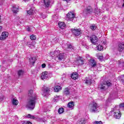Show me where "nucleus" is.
I'll return each mask as SVG.
<instances>
[{
    "mask_svg": "<svg viewBox=\"0 0 124 124\" xmlns=\"http://www.w3.org/2000/svg\"><path fill=\"white\" fill-rule=\"evenodd\" d=\"M32 90H30L28 92V96L31 98L28 99V102L27 104V107L33 110L34 107H35V103L36 102V97L35 94H33Z\"/></svg>",
    "mask_w": 124,
    "mask_h": 124,
    "instance_id": "1",
    "label": "nucleus"
},
{
    "mask_svg": "<svg viewBox=\"0 0 124 124\" xmlns=\"http://www.w3.org/2000/svg\"><path fill=\"white\" fill-rule=\"evenodd\" d=\"M54 54L55 56V60L58 62H60L61 61H62V60L65 59V56H66L65 53L61 52L60 50H55L54 52Z\"/></svg>",
    "mask_w": 124,
    "mask_h": 124,
    "instance_id": "2",
    "label": "nucleus"
},
{
    "mask_svg": "<svg viewBox=\"0 0 124 124\" xmlns=\"http://www.w3.org/2000/svg\"><path fill=\"white\" fill-rule=\"evenodd\" d=\"M93 13V8L91 6H88L85 8L82 12V14L85 17L90 16Z\"/></svg>",
    "mask_w": 124,
    "mask_h": 124,
    "instance_id": "3",
    "label": "nucleus"
},
{
    "mask_svg": "<svg viewBox=\"0 0 124 124\" xmlns=\"http://www.w3.org/2000/svg\"><path fill=\"white\" fill-rule=\"evenodd\" d=\"M90 41L92 44H93V45H95L96 43H97V42L98 41V38H97V36L94 35H92L90 37Z\"/></svg>",
    "mask_w": 124,
    "mask_h": 124,
    "instance_id": "4",
    "label": "nucleus"
},
{
    "mask_svg": "<svg viewBox=\"0 0 124 124\" xmlns=\"http://www.w3.org/2000/svg\"><path fill=\"white\" fill-rule=\"evenodd\" d=\"M71 31L75 35V36H79L80 34H81V31H82V30H81L80 29H72L71 30Z\"/></svg>",
    "mask_w": 124,
    "mask_h": 124,
    "instance_id": "5",
    "label": "nucleus"
},
{
    "mask_svg": "<svg viewBox=\"0 0 124 124\" xmlns=\"http://www.w3.org/2000/svg\"><path fill=\"white\" fill-rule=\"evenodd\" d=\"M66 17L67 18H69V20L70 21H72L73 22H75V21L73 20V19H74V18L75 17V15L74 14V13L70 12L67 14Z\"/></svg>",
    "mask_w": 124,
    "mask_h": 124,
    "instance_id": "6",
    "label": "nucleus"
},
{
    "mask_svg": "<svg viewBox=\"0 0 124 124\" xmlns=\"http://www.w3.org/2000/svg\"><path fill=\"white\" fill-rule=\"evenodd\" d=\"M63 93V95H65V96L70 95V94H71V90L70 88L69 87L65 88L64 89Z\"/></svg>",
    "mask_w": 124,
    "mask_h": 124,
    "instance_id": "7",
    "label": "nucleus"
},
{
    "mask_svg": "<svg viewBox=\"0 0 124 124\" xmlns=\"http://www.w3.org/2000/svg\"><path fill=\"white\" fill-rule=\"evenodd\" d=\"M41 78L42 80H49V75L48 74V72H44L42 73Z\"/></svg>",
    "mask_w": 124,
    "mask_h": 124,
    "instance_id": "8",
    "label": "nucleus"
},
{
    "mask_svg": "<svg viewBox=\"0 0 124 124\" xmlns=\"http://www.w3.org/2000/svg\"><path fill=\"white\" fill-rule=\"evenodd\" d=\"M99 107V106L97 105V103H96L95 102H93V106L91 108L92 110V112L95 113V112L97 111V108Z\"/></svg>",
    "mask_w": 124,
    "mask_h": 124,
    "instance_id": "9",
    "label": "nucleus"
},
{
    "mask_svg": "<svg viewBox=\"0 0 124 124\" xmlns=\"http://www.w3.org/2000/svg\"><path fill=\"white\" fill-rule=\"evenodd\" d=\"M44 6L46 8H49L51 5V0H44Z\"/></svg>",
    "mask_w": 124,
    "mask_h": 124,
    "instance_id": "10",
    "label": "nucleus"
},
{
    "mask_svg": "<svg viewBox=\"0 0 124 124\" xmlns=\"http://www.w3.org/2000/svg\"><path fill=\"white\" fill-rule=\"evenodd\" d=\"M8 36V32H3L0 37V40H4L6 39L7 37Z\"/></svg>",
    "mask_w": 124,
    "mask_h": 124,
    "instance_id": "11",
    "label": "nucleus"
},
{
    "mask_svg": "<svg viewBox=\"0 0 124 124\" xmlns=\"http://www.w3.org/2000/svg\"><path fill=\"white\" fill-rule=\"evenodd\" d=\"M29 61L30 62V64L33 66V65H34V63H35V62L36 61V58H35V57H31L30 58Z\"/></svg>",
    "mask_w": 124,
    "mask_h": 124,
    "instance_id": "12",
    "label": "nucleus"
},
{
    "mask_svg": "<svg viewBox=\"0 0 124 124\" xmlns=\"http://www.w3.org/2000/svg\"><path fill=\"white\" fill-rule=\"evenodd\" d=\"M119 67L121 68V70H124V62L122 60H119L118 61Z\"/></svg>",
    "mask_w": 124,
    "mask_h": 124,
    "instance_id": "13",
    "label": "nucleus"
},
{
    "mask_svg": "<svg viewBox=\"0 0 124 124\" xmlns=\"http://www.w3.org/2000/svg\"><path fill=\"white\" fill-rule=\"evenodd\" d=\"M118 50L119 52H123L124 50V43H120L119 44Z\"/></svg>",
    "mask_w": 124,
    "mask_h": 124,
    "instance_id": "14",
    "label": "nucleus"
},
{
    "mask_svg": "<svg viewBox=\"0 0 124 124\" xmlns=\"http://www.w3.org/2000/svg\"><path fill=\"white\" fill-rule=\"evenodd\" d=\"M71 78H72V79H73V80H76L77 79H78V73H73L71 75Z\"/></svg>",
    "mask_w": 124,
    "mask_h": 124,
    "instance_id": "15",
    "label": "nucleus"
},
{
    "mask_svg": "<svg viewBox=\"0 0 124 124\" xmlns=\"http://www.w3.org/2000/svg\"><path fill=\"white\" fill-rule=\"evenodd\" d=\"M98 89L101 90V91H106V84H101L98 85Z\"/></svg>",
    "mask_w": 124,
    "mask_h": 124,
    "instance_id": "16",
    "label": "nucleus"
},
{
    "mask_svg": "<svg viewBox=\"0 0 124 124\" xmlns=\"http://www.w3.org/2000/svg\"><path fill=\"white\" fill-rule=\"evenodd\" d=\"M58 26L60 29L62 30L63 29H64V28H65V23H64V22H59L58 23Z\"/></svg>",
    "mask_w": 124,
    "mask_h": 124,
    "instance_id": "17",
    "label": "nucleus"
},
{
    "mask_svg": "<svg viewBox=\"0 0 124 124\" xmlns=\"http://www.w3.org/2000/svg\"><path fill=\"white\" fill-rule=\"evenodd\" d=\"M43 91L44 92V94L46 95V94H48V93L50 92V89L48 88V87H45L43 88Z\"/></svg>",
    "mask_w": 124,
    "mask_h": 124,
    "instance_id": "18",
    "label": "nucleus"
},
{
    "mask_svg": "<svg viewBox=\"0 0 124 124\" xmlns=\"http://www.w3.org/2000/svg\"><path fill=\"white\" fill-rule=\"evenodd\" d=\"M34 44L35 43L33 41H31V42H27V46H28V47H29V48H31V49L34 47Z\"/></svg>",
    "mask_w": 124,
    "mask_h": 124,
    "instance_id": "19",
    "label": "nucleus"
},
{
    "mask_svg": "<svg viewBox=\"0 0 124 124\" xmlns=\"http://www.w3.org/2000/svg\"><path fill=\"white\" fill-rule=\"evenodd\" d=\"M90 63L92 67H95V66H96V62L94 60H91Z\"/></svg>",
    "mask_w": 124,
    "mask_h": 124,
    "instance_id": "20",
    "label": "nucleus"
},
{
    "mask_svg": "<svg viewBox=\"0 0 124 124\" xmlns=\"http://www.w3.org/2000/svg\"><path fill=\"white\" fill-rule=\"evenodd\" d=\"M74 102L71 101L68 103L67 106L69 108L72 109L74 108Z\"/></svg>",
    "mask_w": 124,
    "mask_h": 124,
    "instance_id": "21",
    "label": "nucleus"
},
{
    "mask_svg": "<svg viewBox=\"0 0 124 124\" xmlns=\"http://www.w3.org/2000/svg\"><path fill=\"white\" fill-rule=\"evenodd\" d=\"M121 114L120 113L114 112L113 118L115 119H120L121 118Z\"/></svg>",
    "mask_w": 124,
    "mask_h": 124,
    "instance_id": "22",
    "label": "nucleus"
},
{
    "mask_svg": "<svg viewBox=\"0 0 124 124\" xmlns=\"http://www.w3.org/2000/svg\"><path fill=\"white\" fill-rule=\"evenodd\" d=\"M62 88L60 86H56L54 87V90L56 93H58V92H60L61 90H62Z\"/></svg>",
    "mask_w": 124,
    "mask_h": 124,
    "instance_id": "23",
    "label": "nucleus"
},
{
    "mask_svg": "<svg viewBox=\"0 0 124 124\" xmlns=\"http://www.w3.org/2000/svg\"><path fill=\"white\" fill-rule=\"evenodd\" d=\"M97 28V26L94 24H93L90 26V29H91L92 31H95Z\"/></svg>",
    "mask_w": 124,
    "mask_h": 124,
    "instance_id": "24",
    "label": "nucleus"
},
{
    "mask_svg": "<svg viewBox=\"0 0 124 124\" xmlns=\"http://www.w3.org/2000/svg\"><path fill=\"white\" fill-rule=\"evenodd\" d=\"M12 103L13 105H18V103H19V102L17 100V99L13 98L12 100Z\"/></svg>",
    "mask_w": 124,
    "mask_h": 124,
    "instance_id": "25",
    "label": "nucleus"
},
{
    "mask_svg": "<svg viewBox=\"0 0 124 124\" xmlns=\"http://www.w3.org/2000/svg\"><path fill=\"white\" fill-rule=\"evenodd\" d=\"M12 10L13 13H17V12H18V11H19V8H17L15 6H14L12 8Z\"/></svg>",
    "mask_w": 124,
    "mask_h": 124,
    "instance_id": "26",
    "label": "nucleus"
},
{
    "mask_svg": "<svg viewBox=\"0 0 124 124\" xmlns=\"http://www.w3.org/2000/svg\"><path fill=\"white\" fill-rule=\"evenodd\" d=\"M78 61L80 64H84V60H83V58H82V57H79L78 58Z\"/></svg>",
    "mask_w": 124,
    "mask_h": 124,
    "instance_id": "27",
    "label": "nucleus"
},
{
    "mask_svg": "<svg viewBox=\"0 0 124 124\" xmlns=\"http://www.w3.org/2000/svg\"><path fill=\"white\" fill-rule=\"evenodd\" d=\"M27 13L30 15H33V9L31 8L30 10L27 11Z\"/></svg>",
    "mask_w": 124,
    "mask_h": 124,
    "instance_id": "28",
    "label": "nucleus"
},
{
    "mask_svg": "<svg viewBox=\"0 0 124 124\" xmlns=\"http://www.w3.org/2000/svg\"><path fill=\"white\" fill-rule=\"evenodd\" d=\"M64 112V108H60L58 109L59 114H62Z\"/></svg>",
    "mask_w": 124,
    "mask_h": 124,
    "instance_id": "29",
    "label": "nucleus"
},
{
    "mask_svg": "<svg viewBox=\"0 0 124 124\" xmlns=\"http://www.w3.org/2000/svg\"><path fill=\"white\" fill-rule=\"evenodd\" d=\"M94 13H95V14H97V15H98V14H100V10H99L97 8H95L94 10Z\"/></svg>",
    "mask_w": 124,
    "mask_h": 124,
    "instance_id": "30",
    "label": "nucleus"
},
{
    "mask_svg": "<svg viewBox=\"0 0 124 124\" xmlns=\"http://www.w3.org/2000/svg\"><path fill=\"white\" fill-rule=\"evenodd\" d=\"M17 74H18L19 77L22 76L24 75V71H23V70H19L17 72Z\"/></svg>",
    "mask_w": 124,
    "mask_h": 124,
    "instance_id": "31",
    "label": "nucleus"
},
{
    "mask_svg": "<svg viewBox=\"0 0 124 124\" xmlns=\"http://www.w3.org/2000/svg\"><path fill=\"white\" fill-rule=\"evenodd\" d=\"M85 84L91 85L92 84V79H89L85 80Z\"/></svg>",
    "mask_w": 124,
    "mask_h": 124,
    "instance_id": "32",
    "label": "nucleus"
},
{
    "mask_svg": "<svg viewBox=\"0 0 124 124\" xmlns=\"http://www.w3.org/2000/svg\"><path fill=\"white\" fill-rule=\"evenodd\" d=\"M27 117V118H29L30 119H32L33 120H34V119H35V116H34L31 114H28Z\"/></svg>",
    "mask_w": 124,
    "mask_h": 124,
    "instance_id": "33",
    "label": "nucleus"
},
{
    "mask_svg": "<svg viewBox=\"0 0 124 124\" xmlns=\"http://www.w3.org/2000/svg\"><path fill=\"white\" fill-rule=\"evenodd\" d=\"M68 49H69V50H74V47L71 45V44H68L67 45Z\"/></svg>",
    "mask_w": 124,
    "mask_h": 124,
    "instance_id": "34",
    "label": "nucleus"
},
{
    "mask_svg": "<svg viewBox=\"0 0 124 124\" xmlns=\"http://www.w3.org/2000/svg\"><path fill=\"white\" fill-rule=\"evenodd\" d=\"M102 49H103V46H102L101 45H99L97 46V50H98L99 51H101V50H102Z\"/></svg>",
    "mask_w": 124,
    "mask_h": 124,
    "instance_id": "35",
    "label": "nucleus"
},
{
    "mask_svg": "<svg viewBox=\"0 0 124 124\" xmlns=\"http://www.w3.org/2000/svg\"><path fill=\"white\" fill-rule=\"evenodd\" d=\"M30 39H31V40H35V39H36V37L33 34L31 35L30 36Z\"/></svg>",
    "mask_w": 124,
    "mask_h": 124,
    "instance_id": "36",
    "label": "nucleus"
},
{
    "mask_svg": "<svg viewBox=\"0 0 124 124\" xmlns=\"http://www.w3.org/2000/svg\"><path fill=\"white\" fill-rule=\"evenodd\" d=\"M80 122L81 123L80 124H86V120L84 118H81Z\"/></svg>",
    "mask_w": 124,
    "mask_h": 124,
    "instance_id": "37",
    "label": "nucleus"
},
{
    "mask_svg": "<svg viewBox=\"0 0 124 124\" xmlns=\"http://www.w3.org/2000/svg\"><path fill=\"white\" fill-rule=\"evenodd\" d=\"M22 124H31V123L30 121H22L21 122Z\"/></svg>",
    "mask_w": 124,
    "mask_h": 124,
    "instance_id": "38",
    "label": "nucleus"
},
{
    "mask_svg": "<svg viewBox=\"0 0 124 124\" xmlns=\"http://www.w3.org/2000/svg\"><path fill=\"white\" fill-rule=\"evenodd\" d=\"M120 80L123 82V84H124V75H122L120 77Z\"/></svg>",
    "mask_w": 124,
    "mask_h": 124,
    "instance_id": "39",
    "label": "nucleus"
},
{
    "mask_svg": "<svg viewBox=\"0 0 124 124\" xmlns=\"http://www.w3.org/2000/svg\"><path fill=\"white\" fill-rule=\"evenodd\" d=\"M98 59H99V60L101 61V62H103V56H98Z\"/></svg>",
    "mask_w": 124,
    "mask_h": 124,
    "instance_id": "40",
    "label": "nucleus"
},
{
    "mask_svg": "<svg viewBox=\"0 0 124 124\" xmlns=\"http://www.w3.org/2000/svg\"><path fill=\"white\" fill-rule=\"evenodd\" d=\"M93 124H103V123L101 121H100V122L95 121L93 122Z\"/></svg>",
    "mask_w": 124,
    "mask_h": 124,
    "instance_id": "41",
    "label": "nucleus"
},
{
    "mask_svg": "<svg viewBox=\"0 0 124 124\" xmlns=\"http://www.w3.org/2000/svg\"><path fill=\"white\" fill-rule=\"evenodd\" d=\"M107 86H108V87H111V86H112V83H111L110 81H107Z\"/></svg>",
    "mask_w": 124,
    "mask_h": 124,
    "instance_id": "42",
    "label": "nucleus"
},
{
    "mask_svg": "<svg viewBox=\"0 0 124 124\" xmlns=\"http://www.w3.org/2000/svg\"><path fill=\"white\" fill-rule=\"evenodd\" d=\"M59 97H60V96H55L54 98V101H55L56 102H57V101H59Z\"/></svg>",
    "mask_w": 124,
    "mask_h": 124,
    "instance_id": "43",
    "label": "nucleus"
},
{
    "mask_svg": "<svg viewBox=\"0 0 124 124\" xmlns=\"http://www.w3.org/2000/svg\"><path fill=\"white\" fill-rule=\"evenodd\" d=\"M119 107H120L121 108H124V103H122L120 104L119 105Z\"/></svg>",
    "mask_w": 124,
    "mask_h": 124,
    "instance_id": "44",
    "label": "nucleus"
},
{
    "mask_svg": "<svg viewBox=\"0 0 124 124\" xmlns=\"http://www.w3.org/2000/svg\"><path fill=\"white\" fill-rule=\"evenodd\" d=\"M42 67L43 68H45V67H46V64L45 63H43L42 64Z\"/></svg>",
    "mask_w": 124,
    "mask_h": 124,
    "instance_id": "45",
    "label": "nucleus"
},
{
    "mask_svg": "<svg viewBox=\"0 0 124 124\" xmlns=\"http://www.w3.org/2000/svg\"><path fill=\"white\" fill-rule=\"evenodd\" d=\"M82 46H83L84 47H85L86 45H87V43H86L85 42H82Z\"/></svg>",
    "mask_w": 124,
    "mask_h": 124,
    "instance_id": "46",
    "label": "nucleus"
},
{
    "mask_svg": "<svg viewBox=\"0 0 124 124\" xmlns=\"http://www.w3.org/2000/svg\"><path fill=\"white\" fill-rule=\"evenodd\" d=\"M27 31H31V28L30 27H28V28H27Z\"/></svg>",
    "mask_w": 124,
    "mask_h": 124,
    "instance_id": "47",
    "label": "nucleus"
},
{
    "mask_svg": "<svg viewBox=\"0 0 124 124\" xmlns=\"http://www.w3.org/2000/svg\"><path fill=\"white\" fill-rule=\"evenodd\" d=\"M85 48H86V49H89L90 47L88 46V45H86V46H85Z\"/></svg>",
    "mask_w": 124,
    "mask_h": 124,
    "instance_id": "48",
    "label": "nucleus"
},
{
    "mask_svg": "<svg viewBox=\"0 0 124 124\" xmlns=\"http://www.w3.org/2000/svg\"><path fill=\"white\" fill-rule=\"evenodd\" d=\"M2 30V27L0 26V32H1Z\"/></svg>",
    "mask_w": 124,
    "mask_h": 124,
    "instance_id": "49",
    "label": "nucleus"
},
{
    "mask_svg": "<svg viewBox=\"0 0 124 124\" xmlns=\"http://www.w3.org/2000/svg\"><path fill=\"white\" fill-rule=\"evenodd\" d=\"M48 67L50 68V67H52V66H51V64L48 63Z\"/></svg>",
    "mask_w": 124,
    "mask_h": 124,
    "instance_id": "50",
    "label": "nucleus"
},
{
    "mask_svg": "<svg viewBox=\"0 0 124 124\" xmlns=\"http://www.w3.org/2000/svg\"><path fill=\"white\" fill-rule=\"evenodd\" d=\"M65 0L67 2H68V1H70V0Z\"/></svg>",
    "mask_w": 124,
    "mask_h": 124,
    "instance_id": "51",
    "label": "nucleus"
},
{
    "mask_svg": "<svg viewBox=\"0 0 124 124\" xmlns=\"http://www.w3.org/2000/svg\"><path fill=\"white\" fill-rule=\"evenodd\" d=\"M103 44H104V45H105V44H106V41L104 42Z\"/></svg>",
    "mask_w": 124,
    "mask_h": 124,
    "instance_id": "52",
    "label": "nucleus"
},
{
    "mask_svg": "<svg viewBox=\"0 0 124 124\" xmlns=\"http://www.w3.org/2000/svg\"><path fill=\"white\" fill-rule=\"evenodd\" d=\"M24 1H28V0H23Z\"/></svg>",
    "mask_w": 124,
    "mask_h": 124,
    "instance_id": "53",
    "label": "nucleus"
},
{
    "mask_svg": "<svg viewBox=\"0 0 124 124\" xmlns=\"http://www.w3.org/2000/svg\"><path fill=\"white\" fill-rule=\"evenodd\" d=\"M122 7H124V3L122 5Z\"/></svg>",
    "mask_w": 124,
    "mask_h": 124,
    "instance_id": "54",
    "label": "nucleus"
},
{
    "mask_svg": "<svg viewBox=\"0 0 124 124\" xmlns=\"http://www.w3.org/2000/svg\"><path fill=\"white\" fill-rule=\"evenodd\" d=\"M0 68H1V65H0Z\"/></svg>",
    "mask_w": 124,
    "mask_h": 124,
    "instance_id": "55",
    "label": "nucleus"
},
{
    "mask_svg": "<svg viewBox=\"0 0 124 124\" xmlns=\"http://www.w3.org/2000/svg\"><path fill=\"white\" fill-rule=\"evenodd\" d=\"M123 1H124V0H123Z\"/></svg>",
    "mask_w": 124,
    "mask_h": 124,
    "instance_id": "56",
    "label": "nucleus"
}]
</instances>
